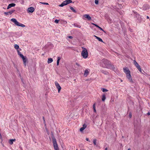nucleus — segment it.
Here are the masks:
<instances>
[{"mask_svg": "<svg viewBox=\"0 0 150 150\" xmlns=\"http://www.w3.org/2000/svg\"><path fill=\"white\" fill-rule=\"evenodd\" d=\"M135 17L138 20V21L141 22L143 20V18L138 13H135Z\"/></svg>", "mask_w": 150, "mask_h": 150, "instance_id": "obj_6", "label": "nucleus"}, {"mask_svg": "<svg viewBox=\"0 0 150 150\" xmlns=\"http://www.w3.org/2000/svg\"><path fill=\"white\" fill-rule=\"evenodd\" d=\"M72 2L71 0H66L64 1L59 6L61 7H63L69 3H72Z\"/></svg>", "mask_w": 150, "mask_h": 150, "instance_id": "obj_5", "label": "nucleus"}, {"mask_svg": "<svg viewBox=\"0 0 150 150\" xmlns=\"http://www.w3.org/2000/svg\"><path fill=\"white\" fill-rule=\"evenodd\" d=\"M42 118H43V120H44V123L45 122V120L44 117H43Z\"/></svg>", "mask_w": 150, "mask_h": 150, "instance_id": "obj_44", "label": "nucleus"}, {"mask_svg": "<svg viewBox=\"0 0 150 150\" xmlns=\"http://www.w3.org/2000/svg\"><path fill=\"white\" fill-rule=\"evenodd\" d=\"M101 90L103 92H107L108 90H107V89L105 88H101Z\"/></svg>", "mask_w": 150, "mask_h": 150, "instance_id": "obj_27", "label": "nucleus"}, {"mask_svg": "<svg viewBox=\"0 0 150 150\" xmlns=\"http://www.w3.org/2000/svg\"><path fill=\"white\" fill-rule=\"evenodd\" d=\"M14 47L15 49L18 50L19 49V46L18 45L15 44L14 45Z\"/></svg>", "mask_w": 150, "mask_h": 150, "instance_id": "obj_26", "label": "nucleus"}, {"mask_svg": "<svg viewBox=\"0 0 150 150\" xmlns=\"http://www.w3.org/2000/svg\"><path fill=\"white\" fill-rule=\"evenodd\" d=\"M106 98L105 95V94H103V95L102 98V100L103 101H104L105 100Z\"/></svg>", "mask_w": 150, "mask_h": 150, "instance_id": "obj_21", "label": "nucleus"}, {"mask_svg": "<svg viewBox=\"0 0 150 150\" xmlns=\"http://www.w3.org/2000/svg\"><path fill=\"white\" fill-rule=\"evenodd\" d=\"M4 14L6 15H9L8 14V12H4Z\"/></svg>", "mask_w": 150, "mask_h": 150, "instance_id": "obj_37", "label": "nucleus"}, {"mask_svg": "<svg viewBox=\"0 0 150 150\" xmlns=\"http://www.w3.org/2000/svg\"><path fill=\"white\" fill-rule=\"evenodd\" d=\"M11 140H12V141H13V142H15V141H16V139H11Z\"/></svg>", "mask_w": 150, "mask_h": 150, "instance_id": "obj_43", "label": "nucleus"}, {"mask_svg": "<svg viewBox=\"0 0 150 150\" xmlns=\"http://www.w3.org/2000/svg\"><path fill=\"white\" fill-rule=\"evenodd\" d=\"M61 59V57H57V65L58 66L59 65V61Z\"/></svg>", "mask_w": 150, "mask_h": 150, "instance_id": "obj_20", "label": "nucleus"}, {"mask_svg": "<svg viewBox=\"0 0 150 150\" xmlns=\"http://www.w3.org/2000/svg\"><path fill=\"white\" fill-rule=\"evenodd\" d=\"M15 5H16V4L14 3H11V4H9L8 5V6L7 9H8L14 6Z\"/></svg>", "mask_w": 150, "mask_h": 150, "instance_id": "obj_13", "label": "nucleus"}, {"mask_svg": "<svg viewBox=\"0 0 150 150\" xmlns=\"http://www.w3.org/2000/svg\"><path fill=\"white\" fill-rule=\"evenodd\" d=\"M83 16L87 18L88 20H90L91 19V18L88 14H84Z\"/></svg>", "mask_w": 150, "mask_h": 150, "instance_id": "obj_14", "label": "nucleus"}, {"mask_svg": "<svg viewBox=\"0 0 150 150\" xmlns=\"http://www.w3.org/2000/svg\"><path fill=\"white\" fill-rule=\"evenodd\" d=\"M69 38L70 39H72L73 38V37L71 36H69Z\"/></svg>", "mask_w": 150, "mask_h": 150, "instance_id": "obj_41", "label": "nucleus"}, {"mask_svg": "<svg viewBox=\"0 0 150 150\" xmlns=\"http://www.w3.org/2000/svg\"><path fill=\"white\" fill-rule=\"evenodd\" d=\"M53 61V59L52 58H48L47 61V63L48 64L52 63Z\"/></svg>", "mask_w": 150, "mask_h": 150, "instance_id": "obj_19", "label": "nucleus"}, {"mask_svg": "<svg viewBox=\"0 0 150 150\" xmlns=\"http://www.w3.org/2000/svg\"><path fill=\"white\" fill-rule=\"evenodd\" d=\"M100 71L102 73L104 74L107 75L108 74V72L105 70H101Z\"/></svg>", "mask_w": 150, "mask_h": 150, "instance_id": "obj_15", "label": "nucleus"}, {"mask_svg": "<svg viewBox=\"0 0 150 150\" xmlns=\"http://www.w3.org/2000/svg\"><path fill=\"white\" fill-rule=\"evenodd\" d=\"M131 149L130 148H129L127 150H131Z\"/></svg>", "mask_w": 150, "mask_h": 150, "instance_id": "obj_49", "label": "nucleus"}, {"mask_svg": "<svg viewBox=\"0 0 150 150\" xmlns=\"http://www.w3.org/2000/svg\"><path fill=\"white\" fill-rule=\"evenodd\" d=\"M105 150H108V148L107 147L105 148Z\"/></svg>", "mask_w": 150, "mask_h": 150, "instance_id": "obj_48", "label": "nucleus"}, {"mask_svg": "<svg viewBox=\"0 0 150 150\" xmlns=\"http://www.w3.org/2000/svg\"><path fill=\"white\" fill-rule=\"evenodd\" d=\"M93 111L95 112H96V108H93Z\"/></svg>", "mask_w": 150, "mask_h": 150, "instance_id": "obj_40", "label": "nucleus"}, {"mask_svg": "<svg viewBox=\"0 0 150 150\" xmlns=\"http://www.w3.org/2000/svg\"><path fill=\"white\" fill-rule=\"evenodd\" d=\"M70 8L73 12L74 13H76V11L72 6H70Z\"/></svg>", "mask_w": 150, "mask_h": 150, "instance_id": "obj_24", "label": "nucleus"}, {"mask_svg": "<svg viewBox=\"0 0 150 150\" xmlns=\"http://www.w3.org/2000/svg\"><path fill=\"white\" fill-rule=\"evenodd\" d=\"M85 129H84V127H82L80 128V132H82Z\"/></svg>", "mask_w": 150, "mask_h": 150, "instance_id": "obj_31", "label": "nucleus"}, {"mask_svg": "<svg viewBox=\"0 0 150 150\" xmlns=\"http://www.w3.org/2000/svg\"><path fill=\"white\" fill-rule=\"evenodd\" d=\"M134 133L135 134H137L136 132L135 131V130H134Z\"/></svg>", "mask_w": 150, "mask_h": 150, "instance_id": "obj_47", "label": "nucleus"}, {"mask_svg": "<svg viewBox=\"0 0 150 150\" xmlns=\"http://www.w3.org/2000/svg\"><path fill=\"white\" fill-rule=\"evenodd\" d=\"M41 3L43 4H45V5H48L49 4L48 3H47L42 2V3Z\"/></svg>", "mask_w": 150, "mask_h": 150, "instance_id": "obj_36", "label": "nucleus"}, {"mask_svg": "<svg viewBox=\"0 0 150 150\" xmlns=\"http://www.w3.org/2000/svg\"><path fill=\"white\" fill-rule=\"evenodd\" d=\"M76 65H77V66L78 67H81V66L80 65H79V64H78L77 63H76Z\"/></svg>", "mask_w": 150, "mask_h": 150, "instance_id": "obj_32", "label": "nucleus"}, {"mask_svg": "<svg viewBox=\"0 0 150 150\" xmlns=\"http://www.w3.org/2000/svg\"><path fill=\"white\" fill-rule=\"evenodd\" d=\"M73 25L75 27H77L79 28H81V26L80 25L77 24V23H74L73 24Z\"/></svg>", "mask_w": 150, "mask_h": 150, "instance_id": "obj_22", "label": "nucleus"}, {"mask_svg": "<svg viewBox=\"0 0 150 150\" xmlns=\"http://www.w3.org/2000/svg\"><path fill=\"white\" fill-rule=\"evenodd\" d=\"M129 117L130 118H131L132 117V115L131 113H129Z\"/></svg>", "mask_w": 150, "mask_h": 150, "instance_id": "obj_38", "label": "nucleus"}, {"mask_svg": "<svg viewBox=\"0 0 150 150\" xmlns=\"http://www.w3.org/2000/svg\"><path fill=\"white\" fill-rule=\"evenodd\" d=\"M89 73V71L87 69H86L84 71V76H86Z\"/></svg>", "mask_w": 150, "mask_h": 150, "instance_id": "obj_17", "label": "nucleus"}, {"mask_svg": "<svg viewBox=\"0 0 150 150\" xmlns=\"http://www.w3.org/2000/svg\"><path fill=\"white\" fill-rule=\"evenodd\" d=\"M146 18H147V19H149V17L148 16H146Z\"/></svg>", "mask_w": 150, "mask_h": 150, "instance_id": "obj_46", "label": "nucleus"}, {"mask_svg": "<svg viewBox=\"0 0 150 150\" xmlns=\"http://www.w3.org/2000/svg\"><path fill=\"white\" fill-rule=\"evenodd\" d=\"M134 65L138 69V70L140 72H142V70L140 67L139 65L138 64V63L136 62L135 60L134 61Z\"/></svg>", "mask_w": 150, "mask_h": 150, "instance_id": "obj_8", "label": "nucleus"}, {"mask_svg": "<svg viewBox=\"0 0 150 150\" xmlns=\"http://www.w3.org/2000/svg\"><path fill=\"white\" fill-rule=\"evenodd\" d=\"M124 72L125 73L126 75V77L128 79L129 81L131 83H133V81L132 80L131 75L130 74V71L128 68L127 67L123 68Z\"/></svg>", "mask_w": 150, "mask_h": 150, "instance_id": "obj_2", "label": "nucleus"}, {"mask_svg": "<svg viewBox=\"0 0 150 150\" xmlns=\"http://www.w3.org/2000/svg\"><path fill=\"white\" fill-rule=\"evenodd\" d=\"M23 59V64L25 66H26V62L27 61V59L26 57H25L24 56L21 58Z\"/></svg>", "mask_w": 150, "mask_h": 150, "instance_id": "obj_12", "label": "nucleus"}, {"mask_svg": "<svg viewBox=\"0 0 150 150\" xmlns=\"http://www.w3.org/2000/svg\"><path fill=\"white\" fill-rule=\"evenodd\" d=\"M98 0H95V3L96 4H98Z\"/></svg>", "mask_w": 150, "mask_h": 150, "instance_id": "obj_30", "label": "nucleus"}, {"mask_svg": "<svg viewBox=\"0 0 150 150\" xmlns=\"http://www.w3.org/2000/svg\"><path fill=\"white\" fill-rule=\"evenodd\" d=\"M15 11V10H12L11 11H9L8 12V14L11 15V14L13 13Z\"/></svg>", "mask_w": 150, "mask_h": 150, "instance_id": "obj_25", "label": "nucleus"}, {"mask_svg": "<svg viewBox=\"0 0 150 150\" xmlns=\"http://www.w3.org/2000/svg\"><path fill=\"white\" fill-rule=\"evenodd\" d=\"M35 9L33 7H31L28 8L27 9V11L28 13H33Z\"/></svg>", "mask_w": 150, "mask_h": 150, "instance_id": "obj_10", "label": "nucleus"}, {"mask_svg": "<svg viewBox=\"0 0 150 150\" xmlns=\"http://www.w3.org/2000/svg\"><path fill=\"white\" fill-rule=\"evenodd\" d=\"M143 10H147L149 8V6L147 4H145L143 5Z\"/></svg>", "mask_w": 150, "mask_h": 150, "instance_id": "obj_11", "label": "nucleus"}, {"mask_svg": "<svg viewBox=\"0 0 150 150\" xmlns=\"http://www.w3.org/2000/svg\"><path fill=\"white\" fill-rule=\"evenodd\" d=\"M17 52L18 54L21 58L24 56L21 54V53L19 51L17 50Z\"/></svg>", "mask_w": 150, "mask_h": 150, "instance_id": "obj_23", "label": "nucleus"}, {"mask_svg": "<svg viewBox=\"0 0 150 150\" xmlns=\"http://www.w3.org/2000/svg\"><path fill=\"white\" fill-rule=\"evenodd\" d=\"M82 48L83 49V50L81 53V55L83 58L86 59L87 57L88 56L87 50L85 48L83 47H82Z\"/></svg>", "mask_w": 150, "mask_h": 150, "instance_id": "obj_3", "label": "nucleus"}, {"mask_svg": "<svg viewBox=\"0 0 150 150\" xmlns=\"http://www.w3.org/2000/svg\"><path fill=\"white\" fill-rule=\"evenodd\" d=\"M93 24L95 25L96 27L98 28H99L100 30H102L104 32H105V31H104L103 29L101 28L100 27V26H99L98 25H97V24Z\"/></svg>", "mask_w": 150, "mask_h": 150, "instance_id": "obj_18", "label": "nucleus"}, {"mask_svg": "<svg viewBox=\"0 0 150 150\" xmlns=\"http://www.w3.org/2000/svg\"><path fill=\"white\" fill-rule=\"evenodd\" d=\"M19 26L23 27H25V25H24L21 23Z\"/></svg>", "mask_w": 150, "mask_h": 150, "instance_id": "obj_33", "label": "nucleus"}, {"mask_svg": "<svg viewBox=\"0 0 150 150\" xmlns=\"http://www.w3.org/2000/svg\"><path fill=\"white\" fill-rule=\"evenodd\" d=\"M52 142L55 150H59L56 140L54 137L52 138Z\"/></svg>", "mask_w": 150, "mask_h": 150, "instance_id": "obj_4", "label": "nucleus"}, {"mask_svg": "<svg viewBox=\"0 0 150 150\" xmlns=\"http://www.w3.org/2000/svg\"><path fill=\"white\" fill-rule=\"evenodd\" d=\"M94 36L96 38V39H98L99 41H100V42H103V40L101 38H100L96 35H94Z\"/></svg>", "mask_w": 150, "mask_h": 150, "instance_id": "obj_16", "label": "nucleus"}, {"mask_svg": "<svg viewBox=\"0 0 150 150\" xmlns=\"http://www.w3.org/2000/svg\"><path fill=\"white\" fill-rule=\"evenodd\" d=\"M59 20L56 19L54 21V22L56 23H59Z\"/></svg>", "mask_w": 150, "mask_h": 150, "instance_id": "obj_34", "label": "nucleus"}, {"mask_svg": "<svg viewBox=\"0 0 150 150\" xmlns=\"http://www.w3.org/2000/svg\"><path fill=\"white\" fill-rule=\"evenodd\" d=\"M96 139H93V143L94 145H96Z\"/></svg>", "mask_w": 150, "mask_h": 150, "instance_id": "obj_28", "label": "nucleus"}, {"mask_svg": "<svg viewBox=\"0 0 150 150\" xmlns=\"http://www.w3.org/2000/svg\"><path fill=\"white\" fill-rule=\"evenodd\" d=\"M101 65L103 68H106L113 71L116 70L114 65L107 59H103L101 62Z\"/></svg>", "mask_w": 150, "mask_h": 150, "instance_id": "obj_1", "label": "nucleus"}, {"mask_svg": "<svg viewBox=\"0 0 150 150\" xmlns=\"http://www.w3.org/2000/svg\"><path fill=\"white\" fill-rule=\"evenodd\" d=\"M9 143L11 145L12 144H13V142L11 139H10L9 141Z\"/></svg>", "mask_w": 150, "mask_h": 150, "instance_id": "obj_29", "label": "nucleus"}, {"mask_svg": "<svg viewBox=\"0 0 150 150\" xmlns=\"http://www.w3.org/2000/svg\"><path fill=\"white\" fill-rule=\"evenodd\" d=\"M55 84L56 88L58 89V92H59L61 89V87L57 81H55Z\"/></svg>", "mask_w": 150, "mask_h": 150, "instance_id": "obj_9", "label": "nucleus"}, {"mask_svg": "<svg viewBox=\"0 0 150 150\" xmlns=\"http://www.w3.org/2000/svg\"><path fill=\"white\" fill-rule=\"evenodd\" d=\"M11 21L13 22L17 26H20L21 23H19L16 20L15 18H12L11 19Z\"/></svg>", "mask_w": 150, "mask_h": 150, "instance_id": "obj_7", "label": "nucleus"}, {"mask_svg": "<svg viewBox=\"0 0 150 150\" xmlns=\"http://www.w3.org/2000/svg\"><path fill=\"white\" fill-rule=\"evenodd\" d=\"M86 125L85 124H84L83 125V127H84V129H85L86 127Z\"/></svg>", "mask_w": 150, "mask_h": 150, "instance_id": "obj_35", "label": "nucleus"}, {"mask_svg": "<svg viewBox=\"0 0 150 150\" xmlns=\"http://www.w3.org/2000/svg\"><path fill=\"white\" fill-rule=\"evenodd\" d=\"M86 139L87 141H88V138H86Z\"/></svg>", "mask_w": 150, "mask_h": 150, "instance_id": "obj_45", "label": "nucleus"}, {"mask_svg": "<svg viewBox=\"0 0 150 150\" xmlns=\"http://www.w3.org/2000/svg\"><path fill=\"white\" fill-rule=\"evenodd\" d=\"M147 115H150V112H149L147 113Z\"/></svg>", "mask_w": 150, "mask_h": 150, "instance_id": "obj_42", "label": "nucleus"}, {"mask_svg": "<svg viewBox=\"0 0 150 150\" xmlns=\"http://www.w3.org/2000/svg\"><path fill=\"white\" fill-rule=\"evenodd\" d=\"M93 109L94 108H96L95 107V103L93 105Z\"/></svg>", "mask_w": 150, "mask_h": 150, "instance_id": "obj_39", "label": "nucleus"}]
</instances>
